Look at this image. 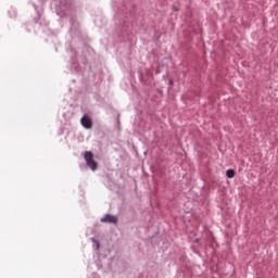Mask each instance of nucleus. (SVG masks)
<instances>
[{
    "label": "nucleus",
    "mask_w": 278,
    "mask_h": 278,
    "mask_svg": "<svg viewBox=\"0 0 278 278\" xmlns=\"http://www.w3.org/2000/svg\"><path fill=\"white\" fill-rule=\"evenodd\" d=\"M101 223H112L113 225H116V223H118V218L114 215L106 214L101 218Z\"/></svg>",
    "instance_id": "nucleus-3"
},
{
    "label": "nucleus",
    "mask_w": 278,
    "mask_h": 278,
    "mask_svg": "<svg viewBox=\"0 0 278 278\" xmlns=\"http://www.w3.org/2000/svg\"><path fill=\"white\" fill-rule=\"evenodd\" d=\"M80 123L85 129H92V119L88 117L87 115H84L80 119Z\"/></svg>",
    "instance_id": "nucleus-2"
},
{
    "label": "nucleus",
    "mask_w": 278,
    "mask_h": 278,
    "mask_svg": "<svg viewBox=\"0 0 278 278\" xmlns=\"http://www.w3.org/2000/svg\"><path fill=\"white\" fill-rule=\"evenodd\" d=\"M85 161L87 162V166H89L91 170H97L98 164L94 161V154H92V152H85Z\"/></svg>",
    "instance_id": "nucleus-1"
},
{
    "label": "nucleus",
    "mask_w": 278,
    "mask_h": 278,
    "mask_svg": "<svg viewBox=\"0 0 278 278\" xmlns=\"http://www.w3.org/2000/svg\"><path fill=\"white\" fill-rule=\"evenodd\" d=\"M226 176L228 177V179H233L236 177V170L233 169H228L226 172Z\"/></svg>",
    "instance_id": "nucleus-4"
}]
</instances>
